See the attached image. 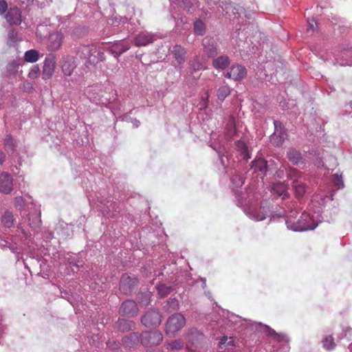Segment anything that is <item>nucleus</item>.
<instances>
[{
	"mask_svg": "<svg viewBox=\"0 0 352 352\" xmlns=\"http://www.w3.org/2000/svg\"><path fill=\"white\" fill-rule=\"evenodd\" d=\"M337 178H338V176H337ZM338 182H340L339 179H338ZM338 185L339 188H340V187H342H342L344 186V184H343V182H342V181H340V184H338Z\"/></svg>",
	"mask_w": 352,
	"mask_h": 352,
	"instance_id": "nucleus-52",
	"label": "nucleus"
},
{
	"mask_svg": "<svg viewBox=\"0 0 352 352\" xmlns=\"http://www.w3.org/2000/svg\"><path fill=\"white\" fill-rule=\"evenodd\" d=\"M272 191L283 199L288 197L287 185L285 182H278L274 183L272 186Z\"/></svg>",
	"mask_w": 352,
	"mask_h": 352,
	"instance_id": "nucleus-17",
	"label": "nucleus"
},
{
	"mask_svg": "<svg viewBox=\"0 0 352 352\" xmlns=\"http://www.w3.org/2000/svg\"><path fill=\"white\" fill-rule=\"evenodd\" d=\"M4 147L7 152L14 153L16 147V142L11 134H7L4 139Z\"/></svg>",
	"mask_w": 352,
	"mask_h": 352,
	"instance_id": "nucleus-23",
	"label": "nucleus"
},
{
	"mask_svg": "<svg viewBox=\"0 0 352 352\" xmlns=\"http://www.w3.org/2000/svg\"><path fill=\"white\" fill-rule=\"evenodd\" d=\"M138 284V279L135 276H131L127 274H124L120 278V289L124 294H129L132 292Z\"/></svg>",
	"mask_w": 352,
	"mask_h": 352,
	"instance_id": "nucleus-5",
	"label": "nucleus"
},
{
	"mask_svg": "<svg viewBox=\"0 0 352 352\" xmlns=\"http://www.w3.org/2000/svg\"><path fill=\"white\" fill-rule=\"evenodd\" d=\"M186 50L180 46H177V63L181 64L185 62L186 58Z\"/></svg>",
	"mask_w": 352,
	"mask_h": 352,
	"instance_id": "nucleus-37",
	"label": "nucleus"
},
{
	"mask_svg": "<svg viewBox=\"0 0 352 352\" xmlns=\"http://www.w3.org/2000/svg\"><path fill=\"white\" fill-rule=\"evenodd\" d=\"M6 160V154L0 151V164H3Z\"/></svg>",
	"mask_w": 352,
	"mask_h": 352,
	"instance_id": "nucleus-50",
	"label": "nucleus"
},
{
	"mask_svg": "<svg viewBox=\"0 0 352 352\" xmlns=\"http://www.w3.org/2000/svg\"><path fill=\"white\" fill-rule=\"evenodd\" d=\"M145 271H146V269H144L143 270H142V274L145 276L146 277H147V274H145Z\"/></svg>",
	"mask_w": 352,
	"mask_h": 352,
	"instance_id": "nucleus-53",
	"label": "nucleus"
},
{
	"mask_svg": "<svg viewBox=\"0 0 352 352\" xmlns=\"http://www.w3.org/2000/svg\"><path fill=\"white\" fill-rule=\"evenodd\" d=\"M287 177L288 179L293 180L294 184L296 182H300V179L302 177V174L296 168H289L287 171Z\"/></svg>",
	"mask_w": 352,
	"mask_h": 352,
	"instance_id": "nucleus-26",
	"label": "nucleus"
},
{
	"mask_svg": "<svg viewBox=\"0 0 352 352\" xmlns=\"http://www.w3.org/2000/svg\"><path fill=\"white\" fill-rule=\"evenodd\" d=\"M176 347V341H173L171 343L168 344V349H174Z\"/></svg>",
	"mask_w": 352,
	"mask_h": 352,
	"instance_id": "nucleus-51",
	"label": "nucleus"
},
{
	"mask_svg": "<svg viewBox=\"0 0 352 352\" xmlns=\"http://www.w3.org/2000/svg\"><path fill=\"white\" fill-rule=\"evenodd\" d=\"M230 63V60L226 55L220 56L212 60V66L217 69H224Z\"/></svg>",
	"mask_w": 352,
	"mask_h": 352,
	"instance_id": "nucleus-20",
	"label": "nucleus"
},
{
	"mask_svg": "<svg viewBox=\"0 0 352 352\" xmlns=\"http://www.w3.org/2000/svg\"><path fill=\"white\" fill-rule=\"evenodd\" d=\"M8 10V3L5 0H0V14H3Z\"/></svg>",
	"mask_w": 352,
	"mask_h": 352,
	"instance_id": "nucleus-40",
	"label": "nucleus"
},
{
	"mask_svg": "<svg viewBox=\"0 0 352 352\" xmlns=\"http://www.w3.org/2000/svg\"><path fill=\"white\" fill-rule=\"evenodd\" d=\"M252 168L254 171H259L265 175L267 170V162L263 158H256L252 162Z\"/></svg>",
	"mask_w": 352,
	"mask_h": 352,
	"instance_id": "nucleus-21",
	"label": "nucleus"
},
{
	"mask_svg": "<svg viewBox=\"0 0 352 352\" xmlns=\"http://www.w3.org/2000/svg\"><path fill=\"white\" fill-rule=\"evenodd\" d=\"M139 340V336L137 333H132L129 336L124 338V342L129 346L136 344Z\"/></svg>",
	"mask_w": 352,
	"mask_h": 352,
	"instance_id": "nucleus-30",
	"label": "nucleus"
},
{
	"mask_svg": "<svg viewBox=\"0 0 352 352\" xmlns=\"http://www.w3.org/2000/svg\"><path fill=\"white\" fill-rule=\"evenodd\" d=\"M184 8L188 9V10L192 7V3L188 0H185L184 2Z\"/></svg>",
	"mask_w": 352,
	"mask_h": 352,
	"instance_id": "nucleus-48",
	"label": "nucleus"
},
{
	"mask_svg": "<svg viewBox=\"0 0 352 352\" xmlns=\"http://www.w3.org/2000/svg\"><path fill=\"white\" fill-rule=\"evenodd\" d=\"M56 66V57L53 54H48L43 63L42 78L48 80L52 77Z\"/></svg>",
	"mask_w": 352,
	"mask_h": 352,
	"instance_id": "nucleus-4",
	"label": "nucleus"
},
{
	"mask_svg": "<svg viewBox=\"0 0 352 352\" xmlns=\"http://www.w3.org/2000/svg\"><path fill=\"white\" fill-rule=\"evenodd\" d=\"M194 30L197 34L203 35L206 32V25L201 20H196L194 23Z\"/></svg>",
	"mask_w": 352,
	"mask_h": 352,
	"instance_id": "nucleus-31",
	"label": "nucleus"
},
{
	"mask_svg": "<svg viewBox=\"0 0 352 352\" xmlns=\"http://www.w3.org/2000/svg\"><path fill=\"white\" fill-rule=\"evenodd\" d=\"M226 136L231 138L236 132L235 123L234 119H231L226 125Z\"/></svg>",
	"mask_w": 352,
	"mask_h": 352,
	"instance_id": "nucleus-33",
	"label": "nucleus"
},
{
	"mask_svg": "<svg viewBox=\"0 0 352 352\" xmlns=\"http://www.w3.org/2000/svg\"><path fill=\"white\" fill-rule=\"evenodd\" d=\"M141 343L146 347H152L160 344L163 337L160 331H145L140 336Z\"/></svg>",
	"mask_w": 352,
	"mask_h": 352,
	"instance_id": "nucleus-3",
	"label": "nucleus"
},
{
	"mask_svg": "<svg viewBox=\"0 0 352 352\" xmlns=\"http://www.w3.org/2000/svg\"><path fill=\"white\" fill-rule=\"evenodd\" d=\"M39 54L36 50H30L25 52L24 60L28 63H35L38 60Z\"/></svg>",
	"mask_w": 352,
	"mask_h": 352,
	"instance_id": "nucleus-27",
	"label": "nucleus"
},
{
	"mask_svg": "<svg viewBox=\"0 0 352 352\" xmlns=\"http://www.w3.org/2000/svg\"><path fill=\"white\" fill-rule=\"evenodd\" d=\"M168 306H170V307H172V309H174L175 307L176 306L175 299L173 298L170 300L168 301Z\"/></svg>",
	"mask_w": 352,
	"mask_h": 352,
	"instance_id": "nucleus-47",
	"label": "nucleus"
},
{
	"mask_svg": "<svg viewBox=\"0 0 352 352\" xmlns=\"http://www.w3.org/2000/svg\"><path fill=\"white\" fill-rule=\"evenodd\" d=\"M74 266L76 267V270H78L80 265L78 264H76Z\"/></svg>",
	"mask_w": 352,
	"mask_h": 352,
	"instance_id": "nucleus-54",
	"label": "nucleus"
},
{
	"mask_svg": "<svg viewBox=\"0 0 352 352\" xmlns=\"http://www.w3.org/2000/svg\"><path fill=\"white\" fill-rule=\"evenodd\" d=\"M177 349H178V348H179V344H178V343L177 344Z\"/></svg>",
	"mask_w": 352,
	"mask_h": 352,
	"instance_id": "nucleus-57",
	"label": "nucleus"
},
{
	"mask_svg": "<svg viewBox=\"0 0 352 352\" xmlns=\"http://www.w3.org/2000/svg\"><path fill=\"white\" fill-rule=\"evenodd\" d=\"M307 23H308L307 29L309 30H314L317 26L316 21L314 19H309L307 21Z\"/></svg>",
	"mask_w": 352,
	"mask_h": 352,
	"instance_id": "nucleus-44",
	"label": "nucleus"
},
{
	"mask_svg": "<svg viewBox=\"0 0 352 352\" xmlns=\"http://www.w3.org/2000/svg\"><path fill=\"white\" fill-rule=\"evenodd\" d=\"M130 48V44L121 43L118 42L111 45L109 50L114 56V57L118 58L122 54L129 50Z\"/></svg>",
	"mask_w": 352,
	"mask_h": 352,
	"instance_id": "nucleus-16",
	"label": "nucleus"
},
{
	"mask_svg": "<svg viewBox=\"0 0 352 352\" xmlns=\"http://www.w3.org/2000/svg\"><path fill=\"white\" fill-rule=\"evenodd\" d=\"M287 155L289 160L294 164L298 165L304 163L301 153L294 148L289 149Z\"/></svg>",
	"mask_w": 352,
	"mask_h": 352,
	"instance_id": "nucleus-22",
	"label": "nucleus"
},
{
	"mask_svg": "<svg viewBox=\"0 0 352 352\" xmlns=\"http://www.w3.org/2000/svg\"><path fill=\"white\" fill-rule=\"evenodd\" d=\"M246 75L247 69L244 66L239 64H234L232 65L230 71L225 74V77L235 81H239L243 79Z\"/></svg>",
	"mask_w": 352,
	"mask_h": 352,
	"instance_id": "nucleus-7",
	"label": "nucleus"
},
{
	"mask_svg": "<svg viewBox=\"0 0 352 352\" xmlns=\"http://www.w3.org/2000/svg\"><path fill=\"white\" fill-rule=\"evenodd\" d=\"M278 122L277 121L274 122V125L276 127L274 133L270 136V142L276 146H279L282 145L285 139L286 138L287 134L285 130L283 129H278L277 124Z\"/></svg>",
	"mask_w": 352,
	"mask_h": 352,
	"instance_id": "nucleus-14",
	"label": "nucleus"
},
{
	"mask_svg": "<svg viewBox=\"0 0 352 352\" xmlns=\"http://www.w3.org/2000/svg\"><path fill=\"white\" fill-rule=\"evenodd\" d=\"M16 201H18V200H22V197H16Z\"/></svg>",
	"mask_w": 352,
	"mask_h": 352,
	"instance_id": "nucleus-55",
	"label": "nucleus"
},
{
	"mask_svg": "<svg viewBox=\"0 0 352 352\" xmlns=\"http://www.w3.org/2000/svg\"><path fill=\"white\" fill-rule=\"evenodd\" d=\"M12 177L8 173L0 175V191L5 194H10L12 190Z\"/></svg>",
	"mask_w": 352,
	"mask_h": 352,
	"instance_id": "nucleus-11",
	"label": "nucleus"
},
{
	"mask_svg": "<svg viewBox=\"0 0 352 352\" xmlns=\"http://www.w3.org/2000/svg\"><path fill=\"white\" fill-rule=\"evenodd\" d=\"M270 334L279 342L283 341L285 340V336L278 334L274 330L270 331Z\"/></svg>",
	"mask_w": 352,
	"mask_h": 352,
	"instance_id": "nucleus-41",
	"label": "nucleus"
},
{
	"mask_svg": "<svg viewBox=\"0 0 352 352\" xmlns=\"http://www.w3.org/2000/svg\"><path fill=\"white\" fill-rule=\"evenodd\" d=\"M236 147L237 150L240 152L241 155L243 159L248 160L251 157L247 145L245 142L242 140H239L236 142Z\"/></svg>",
	"mask_w": 352,
	"mask_h": 352,
	"instance_id": "nucleus-25",
	"label": "nucleus"
},
{
	"mask_svg": "<svg viewBox=\"0 0 352 352\" xmlns=\"http://www.w3.org/2000/svg\"><path fill=\"white\" fill-rule=\"evenodd\" d=\"M64 38V34L60 31L50 33L47 41L48 50L55 52L60 49Z\"/></svg>",
	"mask_w": 352,
	"mask_h": 352,
	"instance_id": "nucleus-6",
	"label": "nucleus"
},
{
	"mask_svg": "<svg viewBox=\"0 0 352 352\" xmlns=\"http://www.w3.org/2000/svg\"><path fill=\"white\" fill-rule=\"evenodd\" d=\"M132 324L129 320L124 319L118 320V329L122 331L130 330Z\"/></svg>",
	"mask_w": 352,
	"mask_h": 352,
	"instance_id": "nucleus-36",
	"label": "nucleus"
},
{
	"mask_svg": "<svg viewBox=\"0 0 352 352\" xmlns=\"http://www.w3.org/2000/svg\"><path fill=\"white\" fill-rule=\"evenodd\" d=\"M19 63L17 60H13L7 65V71L10 75L15 74L19 69Z\"/></svg>",
	"mask_w": 352,
	"mask_h": 352,
	"instance_id": "nucleus-35",
	"label": "nucleus"
},
{
	"mask_svg": "<svg viewBox=\"0 0 352 352\" xmlns=\"http://www.w3.org/2000/svg\"><path fill=\"white\" fill-rule=\"evenodd\" d=\"M186 324V319L182 314H177V330L182 328Z\"/></svg>",
	"mask_w": 352,
	"mask_h": 352,
	"instance_id": "nucleus-39",
	"label": "nucleus"
},
{
	"mask_svg": "<svg viewBox=\"0 0 352 352\" xmlns=\"http://www.w3.org/2000/svg\"><path fill=\"white\" fill-rule=\"evenodd\" d=\"M323 347L326 350H331L335 348L336 343L334 342L333 338L332 336H327L325 337L322 341Z\"/></svg>",
	"mask_w": 352,
	"mask_h": 352,
	"instance_id": "nucleus-32",
	"label": "nucleus"
},
{
	"mask_svg": "<svg viewBox=\"0 0 352 352\" xmlns=\"http://www.w3.org/2000/svg\"><path fill=\"white\" fill-rule=\"evenodd\" d=\"M230 94V89L228 86L224 85L220 87L217 93V96L219 100L223 101Z\"/></svg>",
	"mask_w": 352,
	"mask_h": 352,
	"instance_id": "nucleus-29",
	"label": "nucleus"
},
{
	"mask_svg": "<svg viewBox=\"0 0 352 352\" xmlns=\"http://www.w3.org/2000/svg\"><path fill=\"white\" fill-rule=\"evenodd\" d=\"M208 98H209V94L208 91H206L205 94H204V96H203L201 97V99L204 100V105L205 106H207V103H208Z\"/></svg>",
	"mask_w": 352,
	"mask_h": 352,
	"instance_id": "nucleus-46",
	"label": "nucleus"
},
{
	"mask_svg": "<svg viewBox=\"0 0 352 352\" xmlns=\"http://www.w3.org/2000/svg\"><path fill=\"white\" fill-rule=\"evenodd\" d=\"M156 40L155 36L148 32H141L134 38V45L136 47L146 46Z\"/></svg>",
	"mask_w": 352,
	"mask_h": 352,
	"instance_id": "nucleus-9",
	"label": "nucleus"
},
{
	"mask_svg": "<svg viewBox=\"0 0 352 352\" xmlns=\"http://www.w3.org/2000/svg\"><path fill=\"white\" fill-rule=\"evenodd\" d=\"M166 333L170 338H175L176 336V316L173 314L168 319L165 329Z\"/></svg>",
	"mask_w": 352,
	"mask_h": 352,
	"instance_id": "nucleus-18",
	"label": "nucleus"
},
{
	"mask_svg": "<svg viewBox=\"0 0 352 352\" xmlns=\"http://www.w3.org/2000/svg\"><path fill=\"white\" fill-rule=\"evenodd\" d=\"M1 223L7 228H12L15 223V218L13 213L10 210H6L1 216Z\"/></svg>",
	"mask_w": 352,
	"mask_h": 352,
	"instance_id": "nucleus-19",
	"label": "nucleus"
},
{
	"mask_svg": "<svg viewBox=\"0 0 352 352\" xmlns=\"http://www.w3.org/2000/svg\"><path fill=\"white\" fill-rule=\"evenodd\" d=\"M23 89L25 90H29V89H31L32 88V85L30 82H24L23 83Z\"/></svg>",
	"mask_w": 352,
	"mask_h": 352,
	"instance_id": "nucleus-49",
	"label": "nucleus"
},
{
	"mask_svg": "<svg viewBox=\"0 0 352 352\" xmlns=\"http://www.w3.org/2000/svg\"><path fill=\"white\" fill-rule=\"evenodd\" d=\"M120 310L127 316H134L137 314L138 308L135 301L129 300L122 304Z\"/></svg>",
	"mask_w": 352,
	"mask_h": 352,
	"instance_id": "nucleus-15",
	"label": "nucleus"
},
{
	"mask_svg": "<svg viewBox=\"0 0 352 352\" xmlns=\"http://www.w3.org/2000/svg\"><path fill=\"white\" fill-rule=\"evenodd\" d=\"M232 8V6H229V7H226V10L230 9V8Z\"/></svg>",
	"mask_w": 352,
	"mask_h": 352,
	"instance_id": "nucleus-56",
	"label": "nucleus"
},
{
	"mask_svg": "<svg viewBox=\"0 0 352 352\" xmlns=\"http://www.w3.org/2000/svg\"><path fill=\"white\" fill-rule=\"evenodd\" d=\"M228 337H226V336H223L221 338V340L219 342V348L220 349H222L223 346H224L226 344L232 345V341L230 340L228 342Z\"/></svg>",
	"mask_w": 352,
	"mask_h": 352,
	"instance_id": "nucleus-42",
	"label": "nucleus"
},
{
	"mask_svg": "<svg viewBox=\"0 0 352 352\" xmlns=\"http://www.w3.org/2000/svg\"><path fill=\"white\" fill-rule=\"evenodd\" d=\"M41 74V71L38 65H34L28 73V77L31 79L37 78Z\"/></svg>",
	"mask_w": 352,
	"mask_h": 352,
	"instance_id": "nucleus-38",
	"label": "nucleus"
},
{
	"mask_svg": "<svg viewBox=\"0 0 352 352\" xmlns=\"http://www.w3.org/2000/svg\"><path fill=\"white\" fill-rule=\"evenodd\" d=\"M10 25H19L21 23V12L17 7L10 8L6 14Z\"/></svg>",
	"mask_w": 352,
	"mask_h": 352,
	"instance_id": "nucleus-13",
	"label": "nucleus"
},
{
	"mask_svg": "<svg viewBox=\"0 0 352 352\" xmlns=\"http://www.w3.org/2000/svg\"><path fill=\"white\" fill-rule=\"evenodd\" d=\"M191 66H192L193 71H195V72L205 69V67L202 65H199V64L195 66V65H194V63H192Z\"/></svg>",
	"mask_w": 352,
	"mask_h": 352,
	"instance_id": "nucleus-45",
	"label": "nucleus"
},
{
	"mask_svg": "<svg viewBox=\"0 0 352 352\" xmlns=\"http://www.w3.org/2000/svg\"><path fill=\"white\" fill-rule=\"evenodd\" d=\"M298 215V212L296 210H291L287 216L286 220L296 221Z\"/></svg>",
	"mask_w": 352,
	"mask_h": 352,
	"instance_id": "nucleus-43",
	"label": "nucleus"
},
{
	"mask_svg": "<svg viewBox=\"0 0 352 352\" xmlns=\"http://www.w3.org/2000/svg\"><path fill=\"white\" fill-rule=\"evenodd\" d=\"M29 226L34 230L38 229L41 225L40 213L34 212L30 214L28 217Z\"/></svg>",
	"mask_w": 352,
	"mask_h": 352,
	"instance_id": "nucleus-24",
	"label": "nucleus"
},
{
	"mask_svg": "<svg viewBox=\"0 0 352 352\" xmlns=\"http://www.w3.org/2000/svg\"><path fill=\"white\" fill-rule=\"evenodd\" d=\"M80 58L87 59L90 64H96L99 61L104 60L103 52L98 51L96 46L86 45L82 47Z\"/></svg>",
	"mask_w": 352,
	"mask_h": 352,
	"instance_id": "nucleus-2",
	"label": "nucleus"
},
{
	"mask_svg": "<svg viewBox=\"0 0 352 352\" xmlns=\"http://www.w3.org/2000/svg\"><path fill=\"white\" fill-rule=\"evenodd\" d=\"M204 53L208 57H213L218 54L217 45L213 38L206 37L203 40Z\"/></svg>",
	"mask_w": 352,
	"mask_h": 352,
	"instance_id": "nucleus-12",
	"label": "nucleus"
},
{
	"mask_svg": "<svg viewBox=\"0 0 352 352\" xmlns=\"http://www.w3.org/2000/svg\"><path fill=\"white\" fill-rule=\"evenodd\" d=\"M286 224L288 228L294 231H304L314 228L310 215L305 212H302L296 221L286 220Z\"/></svg>",
	"mask_w": 352,
	"mask_h": 352,
	"instance_id": "nucleus-1",
	"label": "nucleus"
},
{
	"mask_svg": "<svg viewBox=\"0 0 352 352\" xmlns=\"http://www.w3.org/2000/svg\"><path fill=\"white\" fill-rule=\"evenodd\" d=\"M76 67V65L74 57L67 56L63 58L60 68L65 76H71Z\"/></svg>",
	"mask_w": 352,
	"mask_h": 352,
	"instance_id": "nucleus-10",
	"label": "nucleus"
},
{
	"mask_svg": "<svg viewBox=\"0 0 352 352\" xmlns=\"http://www.w3.org/2000/svg\"><path fill=\"white\" fill-rule=\"evenodd\" d=\"M158 294L161 298L166 297L170 292L171 288L165 284H160L156 286Z\"/></svg>",
	"mask_w": 352,
	"mask_h": 352,
	"instance_id": "nucleus-34",
	"label": "nucleus"
},
{
	"mask_svg": "<svg viewBox=\"0 0 352 352\" xmlns=\"http://www.w3.org/2000/svg\"><path fill=\"white\" fill-rule=\"evenodd\" d=\"M293 188L295 192V195L298 198L303 197L306 192V185L301 182H296V183L293 184Z\"/></svg>",
	"mask_w": 352,
	"mask_h": 352,
	"instance_id": "nucleus-28",
	"label": "nucleus"
},
{
	"mask_svg": "<svg viewBox=\"0 0 352 352\" xmlns=\"http://www.w3.org/2000/svg\"><path fill=\"white\" fill-rule=\"evenodd\" d=\"M142 323L146 327H155L160 324L161 316L155 310L147 311L142 318Z\"/></svg>",
	"mask_w": 352,
	"mask_h": 352,
	"instance_id": "nucleus-8",
	"label": "nucleus"
}]
</instances>
